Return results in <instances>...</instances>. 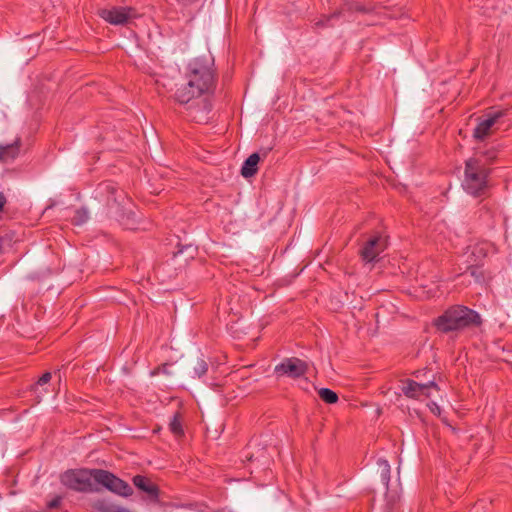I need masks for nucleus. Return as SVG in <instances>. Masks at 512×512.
I'll return each mask as SVG.
<instances>
[{
	"mask_svg": "<svg viewBox=\"0 0 512 512\" xmlns=\"http://www.w3.org/2000/svg\"><path fill=\"white\" fill-rule=\"evenodd\" d=\"M341 14V12H334L333 14L329 15V16H324L322 19H320L319 21H317L315 23V26L316 27H325L328 25V22L333 19V18H337L339 17Z\"/></svg>",
	"mask_w": 512,
	"mask_h": 512,
	"instance_id": "25",
	"label": "nucleus"
},
{
	"mask_svg": "<svg viewBox=\"0 0 512 512\" xmlns=\"http://www.w3.org/2000/svg\"><path fill=\"white\" fill-rule=\"evenodd\" d=\"M431 388L438 389L437 384L434 381H430L425 384H419L414 380L407 379L403 383L402 392L405 396L409 398L417 399L421 395H424L426 397L430 396L429 390Z\"/></svg>",
	"mask_w": 512,
	"mask_h": 512,
	"instance_id": "8",
	"label": "nucleus"
},
{
	"mask_svg": "<svg viewBox=\"0 0 512 512\" xmlns=\"http://www.w3.org/2000/svg\"><path fill=\"white\" fill-rule=\"evenodd\" d=\"M490 169L481 159L470 158L465 162L463 189L474 197L485 196L489 190Z\"/></svg>",
	"mask_w": 512,
	"mask_h": 512,
	"instance_id": "4",
	"label": "nucleus"
},
{
	"mask_svg": "<svg viewBox=\"0 0 512 512\" xmlns=\"http://www.w3.org/2000/svg\"><path fill=\"white\" fill-rule=\"evenodd\" d=\"M504 115H505L504 111H498V112H495V113L489 115V117L487 119H484L476 126V128L474 129V134H473L474 137L479 140L484 139L486 136L489 135L491 127L497 122V120L500 117H502Z\"/></svg>",
	"mask_w": 512,
	"mask_h": 512,
	"instance_id": "9",
	"label": "nucleus"
},
{
	"mask_svg": "<svg viewBox=\"0 0 512 512\" xmlns=\"http://www.w3.org/2000/svg\"><path fill=\"white\" fill-rule=\"evenodd\" d=\"M93 508L96 512H131L127 508L118 506L105 499L96 501Z\"/></svg>",
	"mask_w": 512,
	"mask_h": 512,
	"instance_id": "20",
	"label": "nucleus"
},
{
	"mask_svg": "<svg viewBox=\"0 0 512 512\" xmlns=\"http://www.w3.org/2000/svg\"><path fill=\"white\" fill-rule=\"evenodd\" d=\"M274 371L278 376L297 379L307 373L308 364L296 357L285 358L280 364L275 366Z\"/></svg>",
	"mask_w": 512,
	"mask_h": 512,
	"instance_id": "5",
	"label": "nucleus"
},
{
	"mask_svg": "<svg viewBox=\"0 0 512 512\" xmlns=\"http://www.w3.org/2000/svg\"><path fill=\"white\" fill-rule=\"evenodd\" d=\"M271 151V148H268L267 151H265V154H268V152Z\"/></svg>",
	"mask_w": 512,
	"mask_h": 512,
	"instance_id": "35",
	"label": "nucleus"
},
{
	"mask_svg": "<svg viewBox=\"0 0 512 512\" xmlns=\"http://www.w3.org/2000/svg\"><path fill=\"white\" fill-rule=\"evenodd\" d=\"M168 428L175 438L178 439L184 436L183 414L180 411H176L173 414L168 424Z\"/></svg>",
	"mask_w": 512,
	"mask_h": 512,
	"instance_id": "18",
	"label": "nucleus"
},
{
	"mask_svg": "<svg viewBox=\"0 0 512 512\" xmlns=\"http://www.w3.org/2000/svg\"><path fill=\"white\" fill-rule=\"evenodd\" d=\"M52 379V374L50 372H45L36 383L30 386V391L34 394L37 403H39L42 398L49 393L48 384Z\"/></svg>",
	"mask_w": 512,
	"mask_h": 512,
	"instance_id": "14",
	"label": "nucleus"
},
{
	"mask_svg": "<svg viewBox=\"0 0 512 512\" xmlns=\"http://www.w3.org/2000/svg\"><path fill=\"white\" fill-rule=\"evenodd\" d=\"M157 370H158V367H155L154 371H152V374H155V371H157Z\"/></svg>",
	"mask_w": 512,
	"mask_h": 512,
	"instance_id": "33",
	"label": "nucleus"
},
{
	"mask_svg": "<svg viewBox=\"0 0 512 512\" xmlns=\"http://www.w3.org/2000/svg\"><path fill=\"white\" fill-rule=\"evenodd\" d=\"M203 95L195 86H189V80L185 85L178 88L174 94L175 100L180 104H187L194 98Z\"/></svg>",
	"mask_w": 512,
	"mask_h": 512,
	"instance_id": "12",
	"label": "nucleus"
},
{
	"mask_svg": "<svg viewBox=\"0 0 512 512\" xmlns=\"http://www.w3.org/2000/svg\"><path fill=\"white\" fill-rule=\"evenodd\" d=\"M9 240L5 237H0V254L2 253L3 247L7 244Z\"/></svg>",
	"mask_w": 512,
	"mask_h": 512,
	"instance_id": "27",
	"label": "nucleus"
},
{
	"mask_svg": "<svg viewBox=\"0 0 512 512\" xmlns=\"http://www.w3.org/2000/svg\"><path fill=\"white\" fill-rule=\"evenodd\" d=\"M208 371V363L203 357H194L189 363V373L192 378H201Z\"/></svg>",
	"mask_w": 512,
	"mask_h": 512,
	"instance_id": "16",
	"label": "nucleus"
},
{
	"mask_svg": "<svg viewBox=\"0 0 512 512\" xmlns=\"http://www.w3.org/2000/svg\"><path fill=\"white\" fill-rule=\"evenodd\" d=\"M471 276L475 279L476 282L478 283H482V282H486L487 280H491V276H489L488 278L486 277V273L485 271L480 267V266H477V265H471L469 268H468Z\"/></svg>",
	"mask_w": 512,
	"mask_h": 512,
	"instance_id": "22",
	"label": "nucleus"
},
{
	"mask_svg": "<svg viewBox=\"0 0 512 512\" xmlns=\"http://www.w3.org/2000/svg\"><path fill=\"white\" fill-rule=\"evenodd\" d=\"M260 156L258 153L251 154L244 162L241 168V175L245 178L254 176L258 171Z\"/></svg>",
	"mask_w": 512,
	"mask_h": 512,
	"instance_id": "17",
	"label": "nucleus"
},
{
	"mask_svg": "<svg viewBox=\"0 0 512 512\" xmlns=\"http://www.w3.org/2000/svg\"><path fill=\"white\" fill-rule=\"evenodd\" d=\"M195 248L191 245L179 249L177 252H172V260L177 261L178 268H184L188 265L189 261L194 258Z\"/></svg>",
	"mask_w": 512,
	"mask_h": 512,
	"instance_id": "15",
	"label": "nucleus"
},
{
	"mask_svg": "<svg viewBox=\"0 0 512 512\" xmlns=\"http://www.w3.org/2000/svg\"><path fill=\"white\" fill-rule=\"evenodd\" d=\"M167 366H168V364H166V363H165V364H162V373H166V374H168V373H169V372L167 371Z\"/></svg>",
	"mask_w": 512,
	"mask_h": 512,
	"instance_id": "29",
	"label": "nucleus"
},
{
	"mask_svg": "<svg viewBox=\"0 0 512 512\" xmlns=\"http://www.w3.org/2000/svg\"><path fill=\"white\" fill-rule=\"evenodd\" d=\"M271 151V148H268L267 151H265V154H268V152Z\"/></svg>",
	"mask_w": 512,
	"mask_h": 512,
	"instance_id": "36",
	"label": "nucleus"
},
{
	"mask_svg": "<svg viewBox=\"0 0 512 512\" xmlns=\"http://www.w3.org/2000/svg\"><path fill=\"white\" fill-rule=\"evenodd\" d=\"M386 246V239L376 233L364 243L360 250V256L365 262H372L386 249Z\"/></svg>",
	"mask_w": 512,
	"mask_h": 512,
	"instance_id": "6",
	"label": "nucleus"
},
{
	"mask_svg": "<svg viewBox=\"0 0 512 512\" xmlns=\"http://www.w3.org/2000/svg\"><path fill=\"white\" fill-rule=\"evenodd\" d=\"M61 500H62L61 496L55 497L54 499H52L51 501L48 502V504H47L48 508L54 509V508L59 507Z\"/></svg>",
	"mask_w": 512,
	"mask_h": 512,
	"instance_id": "26",
	"label": "nucleus"
},
{
	"mask_svg": "<svg viewBox=\"0 0 512 512\" xmlns=\"http://www.w3.org/2000/svg\"><path fill=\"white\" fill-rule=\"evenodd\" d=\"M21 140L17 137L12 143L0 144V162L15 160L20 152Z\"/></svg>",
	"mask_w": 512,
	"mask_h": 512,
	"instance_id": "13",
	"label": "nucleus"
},
{
	"mask_svg": "<svg viewBox=\"0 0 512 512\" xmlns=\"http://www.w3.org/2000/svg\"><path fill=\"white\" fill-rule=\"evenodd\" d=\"M6 203V198L3 193H0V210H2L4 204Z\"/></svg>",
	"mask_w": 512,
	"mask_h": 512,
	"instance_id": "28",
	"label": "nucleus"
},
{
	"mask_svg": "<svg viewBox=\"0 0 512 512\" xmlns=\"http://www.w3.org/2000/svg\"><path fill=\"white\" fill-rule=\"evenodd\" d=\"M496 250L495 246L488 242L482 241L474 245L472 250V256L475 257V261H480L487 257V255Z\"/></svg>",
	"mask_w": 512,
	"mask_h": 512,
	"instance_id": "19",
	"label": "nucleus"
},
{
	"mask_svg": "<svg viewBox=\"0 0 512 512\" xmlns=\"http://www.w3.org/2000/svg\"><path fill=\"white\" fill-rule=\"evenodd\" d=\"M187 80H189V86H195L203 94L214 89L216 81L214 57L209 51L189 63Z\"/></svg>",
	"mask_w": 512,
	"mask_h": 512,
	"instance_id": "2",
	"label": "nucleus"
},
{
	"mask_svg": "<svg viewBox=\"0 0 512 512\" xmlns=\"http://www.w3.org/2000/svg\"><path fill=\"white\" fill-rule=\"evenodd\" d=\"M377 465L379 468L381 481L387 488L390 481V465L388 461L384 459H379L377 461Z\"/></svg>",
	"mask_w": 512,
	"mask_h": 512,
	"instance_id": "21",
	"label": "nucleus"
},
{
	"mask_svg": "<svg viewBox=\"0 0 512 512\" xmlns=\"http://www.w3.org/2000/svg\"><path fill=\"white\" fill-rule=\"evenodd\" d=\"M356 10L357 11H364V9L362 7H357Z\"/></svg>",
	"mask_w": 512,
	"mask_h": 512,
	"instance_id": "30",
	"label": "nucleus"
},
{
	"mask_svg": "<svg viewBox=\"0 0 512 512\" xmlns=\"http://www.w3.org/2000/svg\"><path fill=\"white\" fill-rule=\"evenodd\" d=\"M63 485L78 492H98L99 485L123 497L133 494L132 487L113 473L103 469L68 470L61 476Z\"/></svg>",
	"mask_w": 512,
	"mask_h": 512,
	"instance_id": "1",
	"label": "nucleus"
},
{
	"mask_svg": "<svg viewBox=\"0 0 512 512\" xmlns=\"http://www.w3.org/2000/svg\"><path fill=\"white\" fill-rule=\"evenodd\" d=\"M318 395L322 401L328 404H334L338 401V395L328 388H321L318 391Z\"/></svg>",
	"mask_w": 512,
	"mask_h": 512,
	"instance_id": "24",
	"label": "nucleus"
},
{
	"mask_svg": "<svg viewBox=\"0 0 512 512\" xmlns=\"http://www.w3.org/2000/svg\"><path fill=\"white\" fill-rule=\"evenodd\" d=\"M132 481L135 487L147 494L149 499H158L159 489L157 485L153 484L147 477L136 475L133 477Z\"/></svg>",
	"mask_w": 512,
	"mask_h": 512,
	"instance_id": "11",
	"label": "nucleus"
},
{
	"mask_svg": "<svg viewBox=\"0 0 512 512\" xmlns=\"http://www.w3.org/2000/svg\"><path fill=\"white\" fill-rule=\"evenodd\" d=\"M271 151V148H268L267 151H265V154H268V152Z\"/></svg>",
	"mask_w": 512,
	"mask_h": 512,
	"instance_id": "34",
	"label": "nucleus"
},
{
	"mask_svg": "<svg viewBox=\"0 0 512 512\" xmlns=\"http://www.w3.org/2000/svg\"><path fill=\"white\" fill-rule=\"evenodd\" d=\"M157 370H158V367H155L154 371H152V374H155V371H157Z\"/></svg>",
	"mask_w": 512,
	"mask_h": 512,
	"instance_id": "31",
	"label": "nucleus"
},
{
	"mask_svg": "<svg viewBox=\"0 0 512 512\" xmlns=\"http://www.w3.org/2000/svg\"><path fill=\"white\" fill-rule=\"evenodd\" d=\"M99 15L112 25H123L134 17V10L128 7H112L100 10Z\"/></svg>",
	"mask_w": 512,
	"mask_h": 512,
	"instance_id": "7",
	"label": "nucleus"
},
{
	"mask_svg": "<svg viewBox=\"0 0 512 512\" xmlns=\"http://www.w3.org/2000/svg\"><path fill=\"white\" fill-rule=\"evenodd\" d=\"M89 219V212L86 208H79L75 211V214L72 218V224L76 226H81L86 223Z\"/></svg>",
	"mask_w": 512,
	"mask_h": 512,
	"instance_id": "23",
	"label": "nucleus"
},
{
	"mask_svg": "<svg viewBox=\"0 0 512 512\" xmlns=\"http://www.w3.org/2000/svg\"><path fill=\"white\" fill-rule=\"evenodd\" d=\"M481 323V317L476 311L462 305L448 308L434 320L437 330L443 333L479 326Z\"/></svg>",
	"mask_w": 512,
	"mask_h": 512,
	"instance_id": "3",
	"label": "nucleus"
},
{
	"mask_svg": "<svg viewBox=\"0 0 512 512\" xmlns=\"http://www.w3.org/2000/svg\"><path fill=\"white\" fill-rule=\"evenodd\" d=\"M98 190L101 194H107V205H111V203L120 204L125 198L124 192L112 182L100 184Z\"/></svg>",
	"mask_w": 512,
	"mask_h": 512,
	"instance_id": "10",
	"label": "nucleus"
},
{
	"mask_svg": "<svg viewBox=\"0 0 512 512\" xmlns=\"http://www.w3.org/2000/svg\"><path fill=\"white\" fill-rule=\"evenodd\" d=\"M157 370H158V367H155L154 371H152V374H155V371H157Z\"/></svg>",
	"mask_w": 512,
	"mask_h": 512,
	"instance_id": "32",
	"label": "nucleus"
}]
</instances>
